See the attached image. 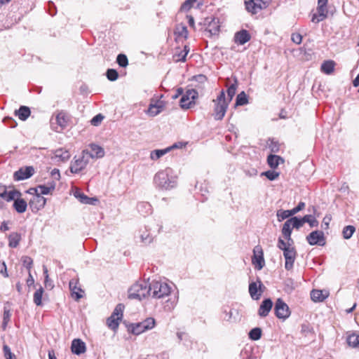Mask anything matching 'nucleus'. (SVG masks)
Segmentation results:
<instances>
[{"label":"nucleus","mask_w":359,"mask_h":359,"mask_svg":"<svg viewBox=\"0 0 359 359\" xmlns=\"http://www.w3.org/2000/svg\"><path fill=\"white\" fill-rule=\"evenodd\" d=\"M8 246L11 248H15L21 241V235L18 232H13L8 236Z\"/></svg>","instance_id":"nucleus-28"},{"label":"nucleus","mask_w":359,"mask_h":359,"mask_svg":"<svg viewBox=\"0 0 359 359\" xmlns=\"http://www.w3.org/2000/svg\"><path fill=\"white\" fill-rule=\"evenodd\" d=\"M304 223H308L311 227H317L318 221L312 215H306L303 217Z\"/></svg>","instance_id":"nucleus-41"},{"label":"nucleus","mask_w":359,"mask_h":359,"mask_svg":"<svg viewBox=\"0 0 359 359\" xmlns=\"http://www.w3.org/2000/svg\"><path fill=\"white\" fill-rule=\"evenodd\" d=\"M306 241L311 245L323 246L325 244L324 233L322 231H313L306 236Z\"/></svg>","instance_id":"nucleus-14"},{"label":"nucleus","mask_w":359,"mask_h":359,"mask_svg":"<svg viewBox=\"0 0 359 359\" xmlns=\"http://www.w3.org/2000/svg\"><path fill=\"white\" fill-rule=\"evenodd\" d=\"M149 296V283L141 280L133 284L128 290V298L131 299H138L145 298Z\"/></svg>","instance_id":"nucleus-5"},{"label":"nucleus","mask_w":359,"mask_h":359,"mask_svg":"<svg viewBox=\"0 0 359 359\" xmlns=\"http://www.w3.org/2000/svg\"><path fill=\"white\" fill-rule=\"evenodd\" d=\"M11 312L10 309L6 306L4 307V315H3V322H2V328L4 330H6L8 323L11 320Z\"/></svg>","instance_id":"nucleus-36"},{"label":"nucleus","mask_w":359,"mask_h":359,"mask_svg":"<svg viewBox=\"0 0 359 359\" xmlns=\"http://www.w3.org/2000/svg\"><path fill=\"white\" fill-rule=\"evenodd\" d=\"M43 292H44L43 288L41 286L34 292V297H33V301H34V303L36 306L42 305V296H43Z\"/></svg>","instance_id":"nucleus-37"},{"label":"nucleus","mask_w":359,"mask_h":359,"mask_svg":"<svg viewBox=\"0 0 359 359\" xmlns=\"http://www.w3.org/2000/svg\"><path fill=\"white\" fill-rule=\"evenodd\" d=\"M257 282L259 283V287L255 282H251L249 284V293L252 299L257 300L260 298L262 295V291L259 290L263 286V284L259 278L257 279Z\"/></svg>","instance_id":"nucleus-20"},{"label":"nucleus","mask_w":359,"mask_h":359,"mask_svg":"<svg viewBox=\"0 0 359 359\" xmlns=\"http://www.w3.org/2000/svg\"><path fill=\"white\" fill-rule=\"evenodd\" d=\"M0 273L5 278L8 277L7 266L5 262H3L1 264H0Z\"/></svg>","instance_id":"nucleus-62"},{"label":"nucleus","mask_w":359,"mask_h":359,"mask_svg":"<svg viewBox=\"0 0 359 359\" xmlns=\"http://www.w3.org/2000/svg\"><path fill=\"white\" fill-rule=\"evenodd\" d=\"M37 187L41 190V193L39 194H41V196L48 195L52 191L51 189L46 184H41L39 185Z\"/></svg>","instance_id":"nucleus-59"},{"label":"nucleus","mask_w":359,"mask_h":359,"mask_svg":"<svg viewBox=\"0 0 359 359\" xmlns=\"http://www.w3.org/2000/svg\"><path fill=\"white\" fill-rule=\"evenodd\" d=\"M154 184L161 190H171L177 186V175L172 168H166L155 174Z\"/></svg>","instance_id":"nucleus-1"},{"label":"nucleus","mask_w":359,"mask_h":359,"mask_svg":"<svg viewBox=\"0 0 359 359\" xmlns=\"http://www.w3.org/2000/svg\"><path fill=\"white\" fill-rule=\"evenodd\" d=\"M198 92L195 89H188L186 93L182 95L180 103L182 109H189L195 104V100L198 97Z\"/></svg>","instance_id":"nucleus-9"},{"label":"nucleus","mask_w":359,"mask_h":359,"mask_svg":"<svg viewBox=\"0 0 359 359\" xmlns=\"http://www.w3.org/2000/svg\"><path fill=\"white\" fill-rule=\"evenodd\" d=\"M141 241L144 244H149L153 241V237L147 231L140 235Z\"/></svg>","instance_id":"nucleus-55"},{"label":"nucleus","mask_w":359,"mask_h":359,"mask_svg":"<svg viewBox=\"0 0 359 359\" xmlns=\"http://www.w3.org/2000/svg\"><path fill=\"white\" fill-rule=\"evenodd\" d=\"M218 22H215V19L209 23L208 31L211 34H216L219 31V26L217 25Z\"/></svg>","instance_id":"nucleus-53"},{"label":"nucleus","mask_w":359,"mask_h":359,"mask_svg":"<svg viewBox=\"0 0 359 359\" xmlns=\"http://www.w3.org/2000/svg\"><path fill=\"white\" fill-rule=\"evenodd\" d=\"M290 221L292 222V226L293 229H299L304 225L303 218H299L297 217H292L290 218Z\"/></svg>","instance_id":"nucleus-46"},{"label":"nucleus","mask_w":359,"mask_h":359,"mask_svg":"<svg viewBox=\"0 0 359 359\" xmlns=\"http://www.w3.org/2000/svg\"><path fill=\"white\" fill-rule=\"evenodd\" d=\"M274 313L278 318L283 320L288 318L291 313L287 304L280 298H278L275 303Z\"/></svg>","instance_id":"nucleus-10"},{"label":"nucleus","mask_w":359,"mask_h":359,"mask_svg":"<svg viewBox=\"0 0 359 359\" xmlns=\"http://www.w3.org/2000/svg\"><path fill=\"white\" fill-rule=\"evenodd\" d=\"M163 95L153 97L151 99L147 114L151 117H154L161 113L165 107V102L162 100Z\"/></svg>","instance_id":"nucleus-7"},{"label":"nucleus","mask_w":359,"mask_h":359,"mask_svg":"<svg viewBox=\"0 0 359 359\" xmlns=\"http://www.w3.org/2000/svg\"><path fill=\"white\" fill-rule=\"evenodd\" d=\"M15 115L21 121H25L30 116L31 111L28 107L21 106L19 109L15 111Z\"/></svg>","instance_id":"nucleus-27"},{"label":"nucleus","mask_w":359,"mask_h":359,"mask_svg":"<svg viewBox=\"0 0 359 359\" xmlns=\"http://www.w3.org/2000/svg\"><path fill=\"white\" fill-rule=\"evenodd\" d=\"M46 203V198L39 194H35L29 201V205L33 212L43 209Z\"/></svg>","instance_id":"nucleus-15"},{"label":"nucleus","mask_w":359,"mask_h":359,"mask_svg":"<svg viewBox=\"0 0 359 359\" xmlns=\"http://www.w3.org/2000/svg\"><path fill=\"white\" fill-rule=\"evenodd\" d=\"M137 209L138 212L145 216L146 215H149L151 212V206L147 202H140L137 205Z\"/></svg>","instance_id":"nucleus-31"},{"label":"nucleus","mask_w":359,"mask_h":359,"mask_svg":"<svg viewBox=\"0 0 359 359\" xmlns=\"http://www.w3.org/2000/svg\"><path fill=\"white\" fill-rule=\"evenodd\" d=\"M196 0H186L181 6L180 10L182 11H188L193 6Z\"/></svg>","instance_id":"nucleus-56"},{"label":"nucleus","mask_w":359,"mask_h":359,"mask_svg":"<svg viewBox=\"0 0 359 359\" xmlns=\"http://www.w3.org/2000/svg\"><path fill=\"white\" fill-rule=\"evenodd\" d=\"M243 171L245 174L250 177H255L258 174L257 169L254 167L246 166L244 168Z\"/></svg>","instance_id":"nucleus-52"},{"label":"nucleus","mask_w":359,"mask_h":359,"mask_svg":"<svg viewBox=\"0 0 359 359\" xmlns=\"http://www.w3.org/2000/svg\"><path fill=\"white\" fill-rule=\"evenodd\" d=\"M88 159L76 158L70 165V171L72 173H78L81 171L88 164Z\"/></svg>","instance_id":"nucleus-23"},{"label":"nucleus","mask_w":359,"mask_h":359,"mask_svg":"<svg viewBox=\"0 0 359 359\" xmlns=\"http://www.w3.org/2000/svg\"><path fill=\"white\" fill-rule=\"evenodd\" d=\"M128 331L133 334L138 335L145 332L142 322L137 323H132L128 328Z\"/></svg>","instance_id":"nucleus-30"},{"label":"nucleus","mask_w":359,"mask_h":359,"mask_svg":"<svg viewBox=\"0 0 359 359\" xmlns=\"http://www.w3.org/2000/svg\"><path fill=\"white\" fill-rule=\"evenodd\" d=\"M50 175L55 180L59 181L60 179V170L57 168H54L50 172Z\"/></svg>","instance_id":"nucleus-63"},{"label":"nucleus","mask_w":359,"mask_h":359,"mask_svg":"<svg viewBox=\"0 0 359 359\" xmlns=\"http://www.w3.org/2000/svg\"><path fill=\"white\" fill-rule=\"evenodd\" d=\"M142 323L145 331L151 330L155 325V320L153 318H147Z\"/></svg>","instance_id":"nucleus-47"},{"label":"nucleus","mask_w":359,"mask_h":359,"mask_svg":"<svg viewBox=\"0 0 359 359\" xmlns=\"http://www.w3.org/2000/svg\"><path fill=\"white\" fill-rule=\"evenodd\" d=\"M273 304L270 298L264 299L259 306L258 315L262 318L267 316L273 307Z\"/></svg>","instance_id":"nucleus-19"},{"label":"nucleus","mask_w":359,"mask_h":359,"mask_svg":"<svg viewBox=\"0 0 359 359\" xmlns=\"http://www.w3.org/2000/svg\"><path fill=\"white\" fill-rule=\"evenodd\" d=\"M252 263L257 270H261L265 265L264 252L259 245L255 246L253 250Z\"/></svg>","instance_id":"nucleus-12"},{"label":"nucleus","mask_w":359,"mask_h":359,"mask_svg":"<svg viewBox=\"0 0 359 359\" xmlns=\"http://www.w3.org/2000/svg\"><path fill=\"white\" fill-rule=\"evenodd\" d=\"M116 62L121 67H126L128 65V60L126 55L119 54L117 56Z\"/></svg>","instance_id":"nucleus-49"},{"label":"nucleus","mask_w":359,"mask_h":359,"mask_svg":"<svg viewBox=\"0 0 359 359\" xmlns=\"http://www.w3.org/2000/svg\"><path fill=\"white\" fill-rule=\"evenodd\" d=\"M328 0H318V15L313 14L311 21L313 22H319L323 21L327 14V4Z\"/></svg>","instance_id":"nucleus-13"},{"label":"nucleus","mask_w":359,"mask_h":359,"mask_svg":"<svg viewBox=\"0 0 359 359\" xmlns=\"http://www.w3.org/2000/svg\"><path fill=\"white\" fill-rule=\"evenodd\" d=\"M214 103L212 116L216 121H221L224 118L229 107V102L226 99L225 93L222 90L215 99L212 100Z\"/></svg>","instance_id":"nucleus-2"},{"label":"nucleus","mask_w":359,"mask_h":359,"mask_svg":"<svg viewBox=\"0 0 359 359\" xmlns=\"http://www.w3.org/2000/svg\"><path fill=\"white\" fill-rule=\"evenodd\" d=\"M279 175H280L279 172H276V171L272 170L262 172L260 174L261 177L264 176L270 181H273V180H276L279 177Z\"/></svg>","instance_id":"nucleus-40"},{"label":"nucleus","mask_w":359,"mask_h":359,"mask_svg":"<svg viewBox=\"0 0 359 359\" xmlns=\"http://www.w3.org/2000/svg\"><path fill=\"white\" fill-rule=\"evenodd\" d=\"M292 222L290 221V219H288L283 225L282 228V234L284 236H288L289 235H292Z\"/></svg>","instance_id":"nucleus-42"},{"label":"nucleus","mask_w":359,"mask_h":359,"mask_svg":"<svg viewBox=\"0 0 359 359\" xmlns=\"http://www.w3.org/2000/svg\"><path fill=\"white\" fill-rule=\"evenodd\" d=\"M262 329L259 327L252 328L248 333V337L251 340H259L262 337Z\"/></svg>","instance_id":"nucleus-38"},{"label":"nucleus","mask_w":359,"mask_h":359,"mask_svg":"<svg viewBox=\"0 0 359 359\" xmlns=\"http://www.w3.org/2000/svg\"><path fill=\"white\" fill-rule=\"evenodd\" d=\"M55 121L57 124L61 128V129H63L67 126V119L65 113L63 111L58 113L55 117Z\"/></svg>","instance_id":"nucleus-35"},{"label":"nucleus","mask_w":359,"mask_h":359,"mask_svg":"<svg viewBox=\"0 0 359 359\" xmlns=\"http://www.w3.org/2000/svg\"><path fill=\"white\" fill-rule=\"evenodd\" d=\"M334 65L332 60L325 61L321 65V71L326 74H330L334 71Z\"/></svg>","instance_id":"nucleus-32"},{"label":"nucleus","mask_w":359,"mask_h":359,"mask_svg":"<svg viewBox=\"0 0 359 359\" xmlns=\"http://www.w3.org/2000/svg\"><path fill=\"white\" fill-rule=\"evenodd\" d=\"M277 248L283 251L285 258V269L287 271L292 270L297 256L295 248H286L285 241L280 237L278 239Z\"/></svg>","instance_id":"nucleus-4"},{"label":"nucleus","mask_w":359,"mask_h":359,"mask_svg":"<svg viewBox=\"0 0 359 359\" xmlns=\"http://www.w3.org/2000/svg\"><path fill=\"white\" fill-rule=\"evenodd\" d=\"M27 203L21 197H18L13 204V207L18 213H24L27 208Z\"/></svg>","instance_id":"nucleus-26"},{"label":"nucleus","mask_w":359,"mask_h":359,"mask_svg":"<svg viewBox=\"0 0 359 359\" xmlns=\"http://www.w3.org/2000/svg\"><path fill=\"white\" fill-rule=\"evenodd\" d=\"M291 39L296 44H300L302 41V36L299 33H294L292 34Z\"/></svg>","instance_id":"nucleus-60"},{"label":"nucleus","mask_w":359,"mask_h":359,"mask_svg":"<svg viewBox=\"0 0 359 359\" xmlns=\"http://www.w3.org/2000/svg\"><path fill=\"white\" fill-rule=\"evenodd\" d=\"M347 343L348 346L359 349V334H352L347 337Z\"/></svg>","instance_id":"nucleus-34"},{"label":"nucleus","mask_w":359,"mask_h":359,"mask_svg":"<svg viewBox=\"0 0 359 359\" xmlns=\"http://www.w3.org/2000/svg\"><path fill=\"white\" fill-rule=\"evenodd\" d=\"M284 238H285V246L286 248H295L294 246V241L293 239L291 237V235H289V237L288 236H284Z\"/></svg>","instance_id":"nucleus-61"},{"label":"nucleus","mask_w":359,"mask_h":359,"mask_svg":"<svg viewBox=\"0 0 359 359\" xmlns=\"http://www.w3.org/2000/svg\"><path fill=\"white\" fill-rule=\"evenodd\" d=\"M355 231V226L352 225L346 226L342 231L343 237L345 239H349L353 236V233Z\"/></svg>","instance_id":"nucleus-43"},{"label":"nucleus","mask_w":359,"mask_h":359,"mask_svg":"<svg viewBox=\"0 0 359 359\" xmlns=\"http://www.w3.org/2000/svg\"><path fill=\"white\" fill-rule=\"evenodd\" d=\"M328 294H324L322 290H313L311 292V298L315 302H320L324 301Z\"/></svg>","instance_id":"nucleus-29"},{"label":"nucleus","mask_w":359,"mask_h":359,"mask_svg":"<svg viewBox=\"0 0 359 359\" xmlns=\"http://www.w3.org/2000/svg\"><path fill=\"white\" fill-rule=\"evenodd\" d=\"M189 52V47L187 45L184 46V49L182 50V57L176 58V62H184L186 57Z\"/></svg>","instance_id":"nucleus-58"},{"label":"nucleus","mask_w":359,"mask_h":359,"mask_svg":"<svg viewBox=\"0 0 359 359\" xmlns=\"http://www.w3.org/2000/svg\"><path fill=\"white\" fill-rule=\"evenodd\" d=\"M89 147L91 149L92 153H90L88 149H85L83 151V156H88V157H104V149L96 144H90Z\"/></svg>","instance_id":"nucleus-18"},{"label":"nucleus","mask_w":359,"mask_h":359,"mask_svg":"<svg viewBox=\"0 0 359 359\" xmlns=\"http://www.w3.org/2000/svg\"><path fill=\"white\" fill-rule=\"evenodd\" d=\"M35 169L32 165H26L20 168L13 173L14 181H22L27 180L34 175Z\"/></svg>","instance_id":"nucleus-11"},{"label":"nucleus","mask_w":359,"mask_h":359,"mask_svg":"<svg viewBox=\"0 0 359 359\" xmlns=\"http://www.w3.org/2000/svg\"><path fill=\"white\" fill-rule=\"evenodd\" d=\"M271 0H248L245 1V8L248 12L256 14L259 11L266 8Z\"/></svg>","instance_id":"nucleus-8"},{"label":"nucleus","mask_w":359,"mask_h":359,"mask_svg":"<svg viewBox=\"0 0 359 359\" xmlns=\"http://www.w3.org/2000/svg\"><path fill=\"white\" fill-rule=\"evenodd\" d=\"M237 88V81H235L234 83L231 84L229 88H227V96H228V100L229 103L232 100L233 96L236 94Z\"/></svg>","instance_id":"nucleus-44"},{"label":"nucleus","mask_w":359,"mask_h":359,"mask_svg":"<svg viewBox=\"0 0 359 359\" xmlns=\"http://www.w3.org/2000/svg\"><path fill=\"white\" fill-rule=\"evenodd\" d=\"M0 196L8 202L11 201H14L18 197L22 196V193L17 189H12L11 191L3 190Z\"/></svg>","instance_id":"nucleus-25"},{"label":"nucleus","mask_w":359,"mask_h":359,"mask_svg":"<svg viewBox=\"0 0 359 359\" xmlns=\"http://www.w3.org/2000/svg\"><path fill=\"white\" fill-rule=\"evenodd\" d=\"M71 350L74 354L79 355L86 352V344L80 339H74L72 342Z\"/></svg>","instance_id":"nucleus-21"},{"label":"nucleus","mask_w":359,"mask_h":359,"mask_svg":"<svg viewBox=\"0 0 359 359\" xmlns=\"http://www.w3.org/2000/svg\"><path fill=\"white\" fill-rule=\"evenodd\" d=\"M149 296L155 299H161L168 296L171 292L169 284L161 280H152L149 283Z\"/></svg>","instance_id":"nucleus-3"},{"label":"nucleus","mask_w":359,"mask_h":359,"mask_svg":"<svg viewBox=\"0 0 359 359\" xmlns=\"http://www.w3.org/2000/svg\"><path fill=\"white\" fill-rule=\"evenodd\" d=\"M124 305L118 304L115 307L113 313L107 320V326L112 330L116 331L119 325V321L122 319Z\"/></svg>","instance_id":"nucleus-6"},{"label":"nucleus","mask_w":359,"mask_h":359,"mask_svg":"<svg viewBox=\"0 0 359 359\" xmlns=\"http://www.w3.org/2000/svg\"><path fill=\"white\" fill-rule=\"evenodd\" d=\"M186 144L187 143L177 142L175 143L170 147H168L163 149H155L151 151L149 153V157H161L162 156L168 154L170 151L174 149H182L183 147L186 145Z\"/></svg>","instance_id":"nucleus-16"},{"label":"nucleus","mask_w":359,"mask_h":359,"mask_svg":"<svg viewBox=\"0 0 359 359\" xmlns=\"http://www.w3.org/2000/svg\"><path fill=\"white\" fill-rule=\"evenodd\" d=\"M22 262L23 266L27 269L28 272L31 271V269L33 265V259L28 256H24L22 257Z\"/></svg>","instance_id":"nucleus-50"},{"label":"nucleus","mask_w":359,"mask_h":359,"mask_svg":"<svg viewBox=\"0 0 359 359\" xmlns=\"http://www.w3.org/2000/svg\"><path fill=\"white\" fill-rule=\"evenodd\" d=\"M248 103V98L244 91L241 92L236 97V106H243Z\"/></svg>","instance_id":"nucleus-39"},{"label":"nucleus","mask_w":359,"mask_h":359,"mask_svg":"<svg viewBox=\"0 0 359 359\" xmlns=\"http://www.w3.org/2000/svg\"><path fill=\"white\" fill-rule=\"evenodd\" d=\"M268 165L271 168H276L280 163H284V158H267Z\"/></svg>","instance_id":"nucleus-48"},{"label":"nucleus","mask_w":359,"mask_h":359,"mask_svg":"<svg viewBox=\"0 0 359 359\" xmlns=\"http://www.w3.org/2000/svg\"><path fill=\"white\" fill-rule=\"evenodd\" d=\"M79 279L72 278L70 280L69 283V290L72 292V297L76 300L79 301L80 299L83 297L82 293H84V291L78 286Z\"/></svg>","instance_id":"nucleus-17"},{"label":"nucleus","mask_w":359,"mask_h":359,"mask_svg":"<svg viewBox=\"0 0 359 359\" xmlns=\"http://www.w3.org/2000/svg\"><path fill=\"white\" fill-rule=\"evenodd\" d=\"M175 34L179 37L187 39L188 37V30L187 27L183 25L177 26Z\"/></svg>","instance_id":"nucleus-45"},{"label":"nucleus","mask_w":359,"mask_h":359,"mask_svg":"<svg viewBox=\"0 0 359 359\" xmlns=\"http://www.w3.org/2000/svg\"><path fill=\"white\" fill-rule=\"evenodd\" d=\"M251 39V36L249 32L245 29H242L235 34L234 41L235 43L243 45L245 43L248 42Z\"/></svg>","instance_id":"nucleus-22"},{"label":"nucleus","mask_w":359,"mask_h":359,"mask_svg":"<svg viewBox=\"0 0 359 359\" xmlns=\"http://www.w3.org/2000/svg\"><path fill=\"white\" fill-rule=\"evenodd\" d=\"M103 116L101 115V114H97L95 116H94L92 120H91V123L93 125V126H97L99 123H100L102 121V120L103 119Z\"/></svg>","instance_id":"nucleus-64"},{"label":"nucleus","mask_w":359,"mask_h":359,"mask_svg":"<svg viewBox=\"0 0 359 359\" xmlns=\"http://www.w3.org/2000/svg\"><path fill=\"white\" fill-rule=\"evenodd\" d=\"M295 214L293 212L292 209L287 210H280L277 212L278 220L279 222H281L285 219L289 218L290 217L293 216Z\"/></svg>","instance_id":"nucleus-33"},{"label":"nucleus","mask_w":359,"mask_h":359,"mask_svg":"<svg viewBox=\"0 0 359 359\" xmlns=\"http://www.w3.org/2000/svg\"><path fill=\"white\" fill-rule=\"evenodd\" d=\"M285 288L287 292H292L294 289V281L291 278H288L285 281Z\"/></svg>","instance_id":"nucleus-57"},{"label":"nucleus","mask_w":359,"mask_h":359,"mask_svg":"<svg viewBox=\"0 0 359 359\" xmlns=\"http://www.w3.org/2000/svg\"><path fill=\"white\" fill-rule=\"evenodd\" d=\"M106 76L109 81H114L118 79V74L114 69H108L106 72Z\"/></svg>","instance_id":"nucleus-51"},{"label":"nucleus","mask_w":359,"mask_h":359,"mask_svg":"<svg viewBox=\"0 0 359 359\" xmlns=\"http://www.w3.org/2000/svg\"><path fill=\"white\" fill-rule=\"evenodd\" d=\"M74 195L83 204L95 205L98 201L97 198L88 197L80 191H76Z\"/></svg>","instance_id":"nucleus-24"},{"label":"nucleus","mask_w":359,"mask_h":359,"mask_svg":"<svg viewBox=\"0 0 359 359\" xmlns=\"http://www.w3.org/2000/svg\"><path fill=\"white\" fill-rule=\"evenodd\" d=\"M3 351L6 359H13L16 357L15 354L11 352L9 346L6 344H4L3 346Z\"/></svg>","instance_id":"nucleus-54"}]
</instances>
